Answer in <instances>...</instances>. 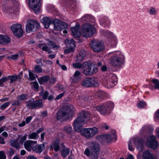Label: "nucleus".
Returning <instances> with one entry per match:
<instances>
[{
	"label": "nucleus",
	"instance_id": "13",
	"mask_svg": "<svg viewBox=\"0 0 159 159\" xmlns=\"http://www.w3.org/2000/svg\"><path fill=\"white\" fill-rule=\"evenodd\" d=\"M11 29L14 35L17 37H20L22 36L23 30L21 25L16 24L12 25Z\"/></svg>",
	"mask_w": 159,
	"mask_h": 159
},
{
	"label": "nucleus",
	"instance_id": "35",
	"mask_svg": "<svg viewBox=\"0 0 159 159\" xmlns=\"http://www.w3.org/2000/svg\"><path fill=\"white\" fill-rule=\"evenodd\" d=\"M146 106V103L144 101H139L137 104V106L140 108H143L145 107Z\"/></svg>",
	"mask_w": 159,
	"mask_h": 159
},
{
	"label": "nucleus",
	"instance_id": "37",
	"mask_svg": "<svg viewBox=\"0 0 159 159\" xmlns=\"http://www.w3.org/2000/svg\"><path fill=\"white\" fill-rule=\"evenodd\" d=\"M3 11L9 14L12 13L14 12L11 8L9 7H7L5 8H4Z\"/></svg>",
	"mask_w": 159,
	"mask_h": 159
},
{
	"label": "nucleus",
	"instance_id": "34",
	"mask_svg": "<svg viewBox=\"0 0 159 159\" xmlns=\"http://www.w3.org/2000/svg\"><path fill=\"white\" fill-rule=\"evenodd\" d=\"M152 82L154 85V88L159 90V81L157 79H153Z\"/></svg>",
	"mask_w": 159,
	"mask_h": 159
},
{
	"label": "nucleus",
	"instance_id": "56",
	"mask_svg": "<svg viewBox=\"0 0 159 159\" xmlns=\"http://www.w3.org/2000/svg\"><path fill=\"white\" fill-rule=\"evenodd\" d=\"M49 82L51 84L54 83L56 81V78L54 77H52L51 79L50 78L49 80Z\"/></svg>",
	"mask_w": 159,
	"mask_h": 159
},
{
	"label": "nucleus",
	"instance_id": "18",
	"mask_svg": "<svg viewBox=\"0 0 159 159\" xmlns=\"http://www.w3.org/2000/svg\"><path fill=\"white\" fill-rule=\"evenodd\" d=\"M97 138L99 141L103 142H109L112 139L111 136L109 134L101 135L98 136Z\"/></svg>",
	"mask_w": 159,
	"mask_h": 159
},
{
	"label": "nucleus",
	"instance_id": "21",
	"mask_svg": "<svg viewBox=\"0 0 159 159\" xmlns=\"http://www.w3.org/2000/svg\"><path fill=\"white\" fill-rule=\"evenodd\" d=\"M61 148L60 151L61 153L62 157L65 158L66 157L70 152V149L69 148H66L65 147L64 144H61Z\"/></svg>",
	"mask_w": 159,
	"mask_h": 159
},
{
	"label": "nucleus",
	"instance_id": "3",
	"mask_svg": "<svg viewBox=\"0 0 159 159\" xmlns=\"http://www.w3.org/2000/svg\"><path fill=\"white\" fill-rule=\"evenodd\" d=\"M90 148V150L88 149L85 150L84 152V154L93 159H97L98 157L100 150L99 145L97 142L92 143Z\"/></svg>",
	"mask_w": 159,
	"mask_h": 159
},
{
	"label": "nucleus",
	"instance_id": "39",
	"mask_svg": "<svg viewBox=\"0 0 159 159\" xmlns=\"http://www.w3.org/2000/svg\"><path fill=\"white\" fill-rule=\"evenodd\" d=\"M19 55L17 54L13 55L10 56H7V59L8 60H15L18 58Z\"/></svg>",
	"mask_w": 159,
	"mask_h": 159
},
{
	"label": "nucleus",
	"instance_id": "51",
	"mask_svg": "<svg viewBox=\"0 0 159 159\" xmlns=\"http://www.w3.org/2000/svg\"><path fill=\"white\" fill-rule=\"evenodd\" d=\"M74 49L73 48H68L67 49L64 50V53L65 54H68L69 53L73 52L74 51Z\"/></svg>",
	"mask_w": 159,
	"mask_h": 159
},
{
	"label": "nucleus",
	"instance_id": "20",
	"mask_svg": "<svg viewBox=\"0 0 159 159\" xmlns=\"http://www.w3.org/2000/svg\"><path fill=\"white\" fill-rule=\"evenodd\" d=\"M79 25L77 24L75 27H71V30L72 35L75 37H77L80 35L79 32Z\"/></svg>",
	"mask_w": 159,
	"mask_h": 159
},
{
	"label": "nucleus",
	"instance_id": "19",
	"mask_svg": "<svg viewBox=\"0 0 159 159\" xmlns=\"http://www.w3.org/2000/svg\"><path fill=\"white\" fill-rule=\"evenodd\" d=\"M11 42V39L7 35H0V44L5 45Z\"/></svg>",
	"mask_w": 159,
	"mask_h": 159
},
{
	"label": "nucleus",
	"instance_id": "60",
	"mask_svg": "<svg viewBox=\"0 0 159 159\" xmlns=\"http://www.w3.org/2000/svg\"><path fill=\"white\" fill-rule=\"evenodd\" d=\"M14 152L13 148H11L10 149L9 154L10 156H12L14 154Z\"/></svg>",
	"mask_w": 159,
	"mask_h": 159
},
{
	"label": "nucleus",
	"instance_id": "9",
	"mask_svg": "<svg viewBox=\"0 0 159 159\" xmlns=\"http://www.w3.org/2000/svg\"><path fill=\"white\" fill-rule=\"evenodd\" d=\"M117 79L116 75L114 74H110L104 80V83L108 87H112L116 84Z\"/></svg>",
	"mask_w": 159,
	"mask_h": 159
},
{
	"label": "nucleus",
	"instance_id": "17",
	"mask_svg": "<svg viewBox=\"0 0 159 159\" xmlns=\"http://www.w3.org/2000/svg\"><path fill=\"white\" fill-rule=\"evenodd\" d=\"M92 64L90 61H88L84 62L83 66V73L86 75H92Z\"/></svg>",
	"mask_w": 159,
	"mask_h": 159
},
{
	"label": "nucleus",
	"instance_id": "22",
	"mask_svg": "<svg viewBox=\"0 0 159 159\" xmlns=\"http://www.w3.org/2000/svg\"><path fill=\"white\" fill-rule=\"evenodd\" d=\"M86 52L85 51L83 50H81L77 55L76 61H81L84 60Z\"/></svg>",
	"mask_w": 159,
	"mask_h": 159
},
{
	"label": "nucleus",
	"instance_id": "49",
	"mask_svg": "<svg viewBox=\"0 0 159 159\" xmlns=\"http://www.w3.org/2000/svg\"><path fill=\"white\" fill-rule=\"evenodd\" d=\"M27 95H26L22 94L18 96V98L20 100L22 101L25 100L27 98Z\"/></svg>",
	"mask_w": 159,
	"mask_h": 159
},
{
	"label": "nucleus",
	"instance_id": "64",
	"mask_svg": "<svg viewBox=\"0 0 159 159\" xmlns=\"http://www.w3.org/2000/svg\"><path fill=\"white\" fill-rule=\"evenodd\" d=\"M155 116L159 120V109L157 111Z\"/></svg>",
	"mask_w": 159,
	"mask_h": 159
},
{
	"label": "nucleus",
	"instance_id": "48",
	"mask_svg": "<svg viewBox=\"0 0 159 159\" xmlns=\"http://www.w3.org/2000/svg\"><path fill=\"white\" fill-rule=\"evenodd\" d=\"M64 130L67 133L70 134L72 131V129L71 126H68L64 127Z\"/></svg>",
	"mask_w": 159,
	"mask_h": 159
},
{
	"label": "nucleus",
	"instance_id": "24",
	"mask_svg": "<svg viewBox=\"0 0 159 159\" xmlns=\"http://www.w3.org/2000/svg\"><path fill=\"white\" fill-rule=\"evenodd\" d=\"M93 79L91 78H86L83 80L81 83L82 85L85 87H90L92 86L91 83L93 81Z\"/></svg>",
	"mask_w": 159,
	"mask_h": 159
},
{
	"label": "nucleus",
	"instance_id": "53",
	"mask_svg": "<svg viewBox=\"0 0 159 159\" xmlns=\"http://www.w3.org/2000/svg\"><path fill=\"white\" fill-rule=\"evenodd\" d=\"M38 134L37 133L35 132L32 133L30 134V139H36L39 137Z\"/></svg>",
	"mask_w": 159,
	"mask_h": 159
},
{
	"label": "nucleus",
	"instance_id": "55",
	"mask_svg": "<svg viewBox=\"0 0 159 159\" xmlns=\"http://www.w3.org/2000/svg\"><path fill=\"white\" fill-rule=\"evenodd\" d=\"M26 137L27 136L26 135H24L23 137H22L20 141V143L21 144H22L24 141L26 140Z\"/></svg>",
	"mask_w": 159,
	"mask_h": 159
},
{
	"label": "nucleus",
	"instance_id": "61",
	"mask_svg": "<svg viewBox=\"0 0 159 159\" xmlns=\"http://www.w3.org/2000/svg\"><path fill=\"white\" fill-rule=\"evenodd\" d=\"M64 94L63 93H62L59 94V95H57L56 98V99H59L61 98V97H63Z\"/></svg>",
	"mask_w": 159,
	"mask_h": 159
},
{
	"label": "nucleus",
	"instance_id": "5",
	"mask_svg": "<svg viewBox=\"0 0 159 159\" xmlns=\"http://www.w3.org/2000/svg\"><path fill=\"white\" fill-rule=\"evenodd\" d=\"M47 40L48 41L47 44L45 43H39L38 44V47L43 50L47 52L48 54L52 53L53 52L51 48L57 50L59 48V46L54 42L50 40Z\"/></svg>",
	"mask_w": 159,
	"mask_h": 159
},
{
	"label": "nucleus",
	"instance_id": "42",
	"mask_svg": "<svg viewBox=\"0 0 159 159\" xmlns=\"http://www.w3.org/2000/svg\"><path fill=\"white\" fill-rule=\"evenodd\" d=\"M32 88L34 90H37L39 87L38 84L37 82H34L32 83Z\"/></svg>",
	"mask_w": 159,
	"mask_h": 159
},
{
	"label": "nucleus",
	"instance_id": "47",
	"mask_svg": "<svg viewBox=\"0 0 159 159\" xmlns=\"http://www.w3.org/2000/svg\"><path fill=\"white\" fill-rule=\"evenodd\" d=\"M8 80V77L7 76L4 77L0 79V85L2 84Z\"/></svg>",
	"mask_w": 159,
	"mask_h": 159
},
{
	"label": "nucleus",
	"instance_id": "50",
	"mask_svg": "<svg viewBox=\"0 0 159 159\" xmlns=\"http://www.w3.org/2000/svg\"><path fill=\"white\" fill-rule=\"evenodd\" d=\"M10 102H6L1 106L0 108L2 110H4L9 105Z\"/></svg>",
	"mask_w": 159,
	"mask_h": 159
},
{
	"label": "nucleus",
	"instance_id": "27",
	"mask_svg": "<svg viewBox=\"0 0 159 159\" xmlns=\"http://www.w3.org/2000/svg\"><path fill=\"white\" fill-rule=\"evenodd\" d=\"M81 73L78 70L76 71L73 77L71 78L74 82H76L79 80L80 79Z\"/></svg>",
	"mask_w": 159,
	"mask_h": 159
},
{
	"label": "nucleus",
	"instance_id": "62",
	"mask_svg": "<svg viewBox=\"0 0 159 159\" xmlns=\"http://www.w3.org/2000/svg\"><path fill=\"white\" fill-rule=\"evenodd\" d=\"M98 70V69L97 67H94L93 69V70H92V75L95 73L96 72H97Z\"/></svg>",
	"mask_w": 159,
	"mask_h": 159
},
{
	"label": "nucleus",
	"instance_id": "32",
	"mask_svg": "<svg viewBox=\"0 0 159 159\" xmlns=\"http://www.w3.org/2000/svg\"><path fill=\"white\" fill-rule=\"evenodd\" d=\"M100 24L102 25H107L109 20L107 17H104L100 20Z\"/></svg>",
	"mask_w": 159,
	"mask_h": 159
},
{
	"label": "nucleus",
	"instance_id": "14",
	"mask_svg": "<svg viewBox=\"0 0 159 159\" xmlns=\"http://www.w3.org/2000/svg\"><path fill=\"white\" fill-rule=\"evenodd\" d=\"M41 0H30V8L36 14H39L41 11Z\"/></svg>",
	"mask_w": 159,
	"mask_h": 159
},
{
	"label": "nucleus",
	"instance_id": "26",
	"mask_svg": "<svg viewBox=\"0 0 159 159\" xmlns=\"http://www.w3.org/2000/svg\"><path fill=\"white\" fill-rule=\"evenodd\" d=\"M65 43L67 48H71L75 49V41L73 39L69 40L67 39L65 40Z\"/></svg>",
	"mask_w": 159,
	"mask_h": 159
},
{
	"label": "nucleus",
	"instance_id": "63",
	"mask_svg": "<svg viewBox=\"0 0 159 159\" xmlns=\"http://www.w3.org/2000/svg\"><path fill=\"white\" fill-rule=\"evenodd\" d=\"M0 143L4 144L5 142L4 141V139L0 136Z\"/></svg>",
	"mask_w": 159,
	"mask_h": 159
},
{
	"label": "nucleus",
	"instance_id": "44",
	"mask_svg": "<svg viewBox=\"0 0 159 159\" xmlns=\"http://www.w3.org/2000/svg\"><path fill=\"white\" fill-rule=\"evenodd\" d=\"M149 13L151 15H155L157 14V12L156 9L153 7H151L149 10Z\"/></svg>",
	"mask_w": 159,
	"mask_h": 159
},
{
	"label": "nucleus",
	"instance_id": "54",
	"mask_svg": "<svg viewBox=\"0 0 159 159\" xmlns=\"http://www.w3.org/2000/svg\"><path fill=\"white\" fill-rule=\"evenodd\" d=\"M37 77V76L36 75H34L32 73L30 72V80H34L36 77Z\"/></svg>",
	"mask_w": 159,
	"mask_h": 159
},
{
	"label": "nucleus",
	"instance_id": "57",
	"mask_svg": "<svg viewBox=\"0 0 159 159\" xmlns=\"http://www.w3.org/2000/svg\"><path fill=\"white\" fill-rule=\"evenodd\" d=\"M101 70L103 71H106L107 70V67L106 66L103 65L101 67Z\"/></svg>",
	"mask_w": 159,
	"mask_h": 159
},
{
	"label": "nucleus",
	"instance_id": "45",
	"mask_svg": "<svg viewBox=\"0 0 159 159\" xmlns=\"http://www.w3.org/2000/svg\"><path fill=\"white\" fill-rule=\"evenodd\" d=\"M25 148L28 151H30V141L28 140L26 141L24 144Z\"/></svg>",
	"mask_w": 159,
	"mask_h": 159
},
{
	"label": "nucleus",
	"instance_id": "28",
	"mask_svg": "<svg viewBox=\"0 0 159 159\" xmlns=\"http://www.w3.org/2000/svg\"><path fill=\"white\" fill-rule=\"evenodd\" d=\"M42 100L40 99L35 101L34 103H30V108L33 109L37 107H42Z\"/></svg>",
	"mask_w": 159,
	"mask_h": 159
},
{
	"label": "nucleus",
	"instance_id": "36",
	"mask_svg": "<svg viewBox=\"0 0 159 159\" xmlns=\"http://www.w3.org/2000/svg\"><path fill=\"white\" fill-rule=\"evenodd\" d=\"M97 95L98 96L102 98L107 96L106 93L105 92L102 91H99L97 93Z\"/></svg>",
	"mask_w": 159,
	"mask_h": 159
},
{
	"label": "nucleus",
	"instance_id": "10",
	"mask_svg": "<svg viewBox=\"0 0 159 159\" xmlns=\"http://www.w3.org/2000/svg\"><path fill=\"white\" fill-rule=\"evenodd\" d=\"M98 133V129L95 127L84 128L81 131L82 135L87 138L93 137Z\"/></svg>",
	"mask_w": 159,
	"mask_h": 159
},
{
	"label": "nucleus",
	"instance_id": "40",
	"mask_svg": "<svg viewBox=\"0 0 159 159\" xmlns=\"http://www.w3.org/2000/svg\"><path fill=\"white\" fill-rule=\"evenodd\" d=\"M26 32L27 33H30V20L28 19L27 21L26 24L25 25Z\"/></svg>",
	"mask_w": 159,
	"mask_h": 159
},
{
	"label": "nucleus",
	"instance_id": "46",
	"mask_svg": "<svg viewBox=\"0 0 159 159\" xmlns=\"http://www.w3.org/2000/svg\"><path fill=\"white\" fill-rule=\"evenodd\" d=\"M35 71L37 73H40L42 72V69L38 65L35 66L34 67Z\"/></svg>",
	"mask_w": 159,
	"mask_h": 159
},
{
	"label": "nucleus",
	"instance_id": "4",
	"mask_svg": "<svg viewBox=\"0 0 159 159\" xmlns=\"http://www.w3.org/2000/svg\"><path fill=\"white\" fill-rule=\"evenodd\" d=\"M89 114L87 112H81L74 122L73 127L75 131L80 130V128L84 124Z\"/></svg>",
	"mask_w": 159,
	"mask_h": 159
},
{
	"label": "nucleus",
	"instance_id": "30",
	"mask_svg": "<svg viewBox=\"0 0 159 159\" xmlns=\"http://www.w3.org/2000/svg\"><path fill=\"white\" fill-rule=\"evenodd\" d=\"M49 76H43L38 79L39 82L40 84H43L47 82L50 79Z\"/></svg>",
	"mask_w": 159,
	"mask_h": 159
},
{
	"label": "nucleus",
	"instance_id": "25",
	"mask_svg": "<svg viewBox=\"0 0 159 159\" xmlns=\"http://www.w3.org/2000/svg\"><path fill=\"white\" fill-rule=\"evenodd\" d=\"M41 22L44 25L45 28H48L51 24V21L50 18L48 17H45L41 19Z\"/></svg>",
	"mask_w": 159,
	"mask_h": 159
},
{
	"label": "nucleus",
	"instance_id": "58",
	"mask_svg": "<svg viewBox=\"0 0 159 159\" xmlns=\"http://www.w3.org/2000/svg\"><path fill=\"white\" fill-rule=\"evenodd\" d=\"M25 121H23L21 123H20L18 124V125L19 127H22L25 125Z\"/></svg>",
	"mask_w": 159,
	"mask_h": 159
},
{
	"label": "nucleus",
	"instance_id": "59",
	"mask_svg": "<svg viewBox=\"0 0 159 159\" xmlns=\"http://www.w3.org/2000/svg\"><path fill=\"white\" fill-rule=\"evenodd\" d=\"M128 148L130 151H133L134 150V149L132 148V145L130 143H129L128 144Z\"/></svg>",
	"mask_w": 159,
	"mask_h": 159
},
{
	"label": "nucleus",
	"instance_id": "15",
	"mask_svg": "<svg viewBox=\"0 0 159 159\" xmlns=\"http://www.w3.org/2000/svg\"><path fill=\"white\" fill-rule=\"evenodd\" d=\"M44 144H43L40 145L37 144V141L30 140V149L36 152L40 153L45 149Z\"/></svg>",
	"mask_w": 159,
	"mask_h": 159
},
{
	"label": "nucleus",
	"instance_id": "7",
	"mask_svg": "<svg viewBox=\"0 0 159 159\" xmlns=\"http://www.w3.org/2000/svg\"><path fill=\"white\" fill-rule=\"evenodd\" d=\"M95 31V28L92 25L86 24L83 27L82 34L83 37L88 38L92 36Z\"/></svg>",
	"mask_w": 159,
	"mask_h": 159
},
{
	"label": "nucleus",
	"instance_id": "16",
	"mask_svg": "<svg viewBox=\"0 0 159 159\" xmlns=\"http://www.w3.org/2000/svg\"><path fill=\"white\" fill-rule=\"evenodd\" d=\"M54 29L56 30L61 31L68 27L67 24L64 22L61 21L58 19H56L53 22Z\"/></svg>",
	"mask_w": 159,
	"mask_h": 159
},
{
	"label": "nucleus",
	"instance_id": "29",
	"mask_svg": "<svg viewBox=\"0 0 159 159\" xmlns=\"http://www.w3.org/2000/svg\"><path fill=\"white\" fill-rule=\"evenodd\" d=\"M59 140H57L53 142L52 144L50 146L51 148L54 149L55 152L59 151L60 149V147L59 145Z\"/></svg>",
	"mask_w": 159,
	"mask_h": 159
},
{
	"label": "nucleus",
	"instance_id": "31",
	"mask_svg": "<svg viewBox=\"0 0 159 159\" xmlns=\"http://www.w3.org/2000/svg\"><path fill=\"white\" fill-rule=\"evenodd\" d=\"M8 80L10 79L11 80V83H12L13 82L18 80L19 81L21 79V77L20 76V75H16L14 76H8Z\"/></svg>",
	"mask_w": 159,
	"mask_h": 159
},
{
	"label": "nucleus",
	"instance_id": "1",
	"mask_svg": "<svg viewBox=\"0 0 159 159\" xmlns=\"http://www.w3.org/2000/svg\"><path fill=\"white\" fill-rule=\"evenodd\" d=\"M143 140L142 139H139L136 144L137 148L139 151L138 154V159H156L154 154L152 151L149 149H147L144 151L141 155V151L143 150Z\"/></svg>",
	"mask_w": 159,
	"mask_h": 159
},
{
	"label": "nucleus",
	"instance_id": "38",
	"mask_svg": "<svg viewBox=\"0 0 159 159\" xmlns=\"http://www.w3.org/2000/svg\"><path fill=\"white\" fill-rule=\"evenodd\" d=\"M10 144L12 147L18 148L19 146V144L18 143L17 140H12L10 142Z\"/></svg>",
	"mask_w": 159,
	"mask_h": 159
},
{
	"label": "nucleus",
	"instance_id": "52",
	"mask_svg": "<svg viewBox=\"0 0 159 159\" xmlns=\"http://www.w3.org/2000/svg\"><path fill=\"white\" fill-rule=\"evenodd\" d=\"M6 156L3 151L0 152V159H6Z\"/></svg>",
	"mask_w": 159,
	"mask_h": 159
},
{
	"label": "nucleus",
	"instance_id": "12",
	"mask_svg": "<svg viewBox=\"0 0 159 159\" xmlns=\"http://www.w3.org/2000/svg\"><path fill=\"white\" fill-rule=\"evenodd\" d=\"M91 47L93 51L96 52H99L103 51L104 49V45L101 41L95 40L91 43Z\"/></svg>",
	"mask_w": 159,
	"mask_h": 159
},
{
	"label": "nucleus",
	"instance_id": "23",
	"mask_svg": "<svg viewBox=\"0 0 159 159\" xmlns=\"http://www.w3.org/2000/svg\"><path fill=\"white\" fill-rule=\"evenodd\" d=\"M39 26V24L36 20H30V31H36Z\"/></svg>",
	"mask_w": 159,
	"mask_h": 159
},
{
	"label": "nucleus",
	"instance_id": "41",
	"mask_svg": "<svg viewBox=\"0 0 159 159\" xmlns=\"http://www.w3.org/2000/svg\"><path fill=\"white\" fill-rule=\"evenodd\" d=\"M72 66L74 68L80 69L83 68V64H81L80 63H74L73 64Z\"/></svg>",
	"mask_w": 159,
	"mask_h": 159
},
{
	"label": "nucleus",
	"instance_id": "11",
	"mask_svg": "<svg viewBox=\"0 0 159 159\" xmlns=\"http://www.w3.org/2000/svg\"><path fill=\"white\" fill-rule=\"evenodd\" d=\"M114 106L113 103L111 102H109L102 106H97L96 108L97 110L102 114L104 115L111 110Z\"/></svg>",
	"mask_w": 159,
	"mask_h": 159
},
{
	"label": "nucleus",
	"instance_id": "2",
	"mask_svg": "<svg viewBox=\"0 0 159 159\" xmlns=\"http://www.w3.org/2000/svg\"><path fill=\"white\" fill-rule=\"evenodd\" d=\"M109 63L115 67L119 66L123 63L125 60L124 54L120 51H116L110 53Z\"/></svg>",
	"mask_w": 159,
	"mask_h": 159
},
{
	"label": "nucleus",
	"instance_id": "8",
	"mask_svg": "<svg viewBox=\"0 0 159 159\" xmlns=\"http://www.w3.org/2000/svg\"><path fill=\"white\" fill-rule=\"evenodd\" d=\"M72 107L67 106H65L62 110H59L57 114V118L58 120L63 119L72 114Z\"/></svg>",
	"mask_w": 159,
	"mask_h": 159
},
{
	"label": "nucleus",
	"instance_id": "33",
	"mask_svg": "<svg viewBox=\"0 0 159 159\" xmlns=\"http://www.w3.org/2000/svg\"><path fill=\"white\" fill-rule=\"evenodd\" d=\"M42 91L39 93L40 95H43V98L44 99H47L49 95V93L47 91H45L44 93H43V89L42 88L41 89Z\"/></svg>",
	"mask_w": 159,
	"mask_h": 159
},
{
	"label": "nucleus",
	"instance_id": "43",
	"mask_svg": "<svg viewBox=\"0 0 159 159\" xmlns=\"http://www.w3.org/2000/svg\"><path fill=\"white\" fill-rule=\"evenodd\" d=\"M91 79H93V81L91 83L92 86H93L94 87H98L99 85V84L98 80L94 78H91Z\"/></svg>",
	"mask_w": 159,
	"mask_h": 159
},
{
	"label": "nucleus",
	"instance_id": "6",
	"mask_svg": "<svg viewBox=\"0 0 159 159\" xmlns=\"http://www.w3.org/2000/svg\"><path fill=\"white\" fill-rule=\"evenodd\" d=\"M145 144L147 147L154 150L157 148L159 146L158 142L156 139V137L154 135L147 137Z\"/></svg>",
	"mask_w": 159,
	"mask_h": 159
}]
</instances>
